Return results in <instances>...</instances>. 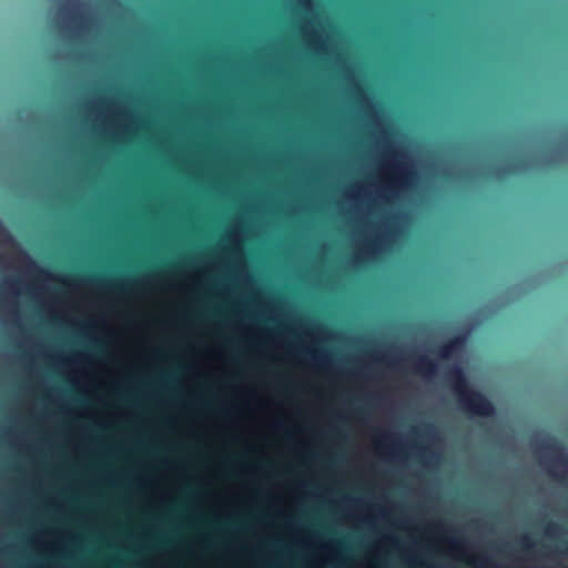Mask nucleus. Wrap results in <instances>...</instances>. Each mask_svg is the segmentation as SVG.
Listing matches in <instances>:
<instances>
[{
    "label": "nucleus",
    "instance_id": "1",
    "mask_svg": "<svg viewBox=\"0 0 568 568\" xmlns=\"http://www.w3.org/2000/svg\"><path fill=\"white\" fill-rule=\"evenodd\" d=\"M460 400L465 407L477 415H489L491 413V405L473 388L462 383L457 386Z\"/></svg>",
    "mask_w": 568,
    "mask_h": 568
}]
</instances>
